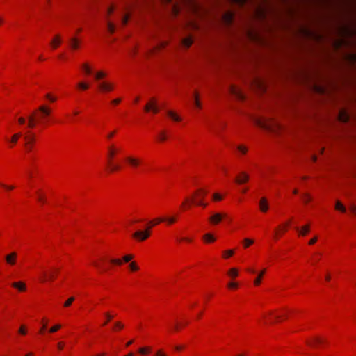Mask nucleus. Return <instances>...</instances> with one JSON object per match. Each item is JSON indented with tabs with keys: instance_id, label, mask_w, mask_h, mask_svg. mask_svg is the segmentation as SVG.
Listing matches in <instances>:
<instances>
[{
	"instance_id": "nucleus-1",
	"label": "nucleus",
	"mask_w": 356,
	"mask_h": 356,
	"mask_svg": "<svg viewBox=\"0 0 356 356\" xmlns=\"http://www.w3.org/2000/svg\"><path fill=\"white\" fill-rule=\"evenodd\" d=\"M165 220L163 218H159L154 219L153 221L149 222L151 225L148 227V229L145 231H137L133 234V237L137 238L138 241H145L149 236V229H151L152 226H154L161 222H164Z\"/></svg>"
},
{
	"instance_id": "nucleus-2",
	"label": "nucleus",
	"mask_w": 356,
	"mask_h": 356,
	"mask_svg": "<svg viewBox=\"0 0 356 356\" xmlns=\"http://www.w3.org/2000/svg\"><path fill=\"white\" fill-rule=\"evenodd\" d=\"M116 152H117V149L113 146H111V147H110L108 148V165L110 166L111 172H115V171L119 170L120 168V167L119 165H114L111 162V160L114 157V156L115 155Z\"/></svg>"
},
{
	"instance_id": "nucleus-3",
	"label": "nucleus",
	"mask_w": 356,
	"mask_h": 356,
	"mask_svg": "<svg viewBox=\"0 0 356 356\" xmlns=\"http://www.w3.org/2000/svg\"><path fill=\"white\" fill-rule=\"evenodd\" d=\"M125 161L129 166L134 169H137L142 163V161L139 158L134 156H127L125 158Z\"/></svg>"
},
{
	"instance_id": "nucleus-4",
	"label": "nucleus",
	"mask_w": 356,
	"mask_h": 356,
	"mask_svg": "<svg viewBox=\"0 0 356 356\" xmlns=\"http://www.w3.org/2000/svg\"><path fill=\"white\" fill-rule=\"evenodd\" d=\"M207 191L203 189H200L195 192V195L197 196V199L195 200V202L197 205L202 206L205 207L207 204L203 202V199L204 196L207 195Z\"/></svg>"
},
{
	"instance_id": "nucleus-5",
	"label": "nucleus",
	"mask_w": 356,
	"mask_h": 356,
	"mask_svg": "<svg viewBox=\"0 0 356 356\" xmlns=\"http://www.w3.org/2000/svg\"><path fill=\"white\" fill-rule=\"evenodd\" d=\"M26 143L24 144L26 149L28 152H30L33 149V143L35 141V137L33 135L26 134L24 137Z\"/></svg>"
},
{
	"instance_id": "nucleus-6",
	"label": "nucleus",
	"mask_w": 356,
	"mask_h": 356,
	"mask_svg": "<svg viewBox=\"0 0 356 356\" xmlns=\"http://www.w3.org/2000/svg\"><path fill=\"white\" fill-rule=\"evenodd\" d=\"M226 216L225 213H215L209 218V220L213 225H217Z\"/></svg>"
},
{
	"instance_id": "nucleus-7",
	"label": "nucleus",
	"mask_w": 356,
	"mask_h": 356,
	"mask_svg": "<svg viewBox=\"0 0 356 356\" xmlns=\"http://www.w3.org/2000/svg\"><path fill=\"white\" fill-rule=\"evenodd\" d=\"M146 112L152 111L154 113L159 112V108L156 105V102L154 99H152L151 102L147 104L144 108Z\"/></svg>"
},
{
	"instance_id": "nucleus-8",
	"label": "nucleus",
	"mask_w": 356,
	"mask_h": 356,
	"mask_svg": "<svg viewBox=\"0 0 356 356\" xmlns=\"http://www.w3.org/2000/svg\"><path fill=\"white\" fill-rule=\"evenodd\" d=\"M98 87L102 92H109L113 89V84L106 81L98 83Z\"/></svg>"
},
{
	"instance_id": "nucleus-9",
	"label": "nucleus",
	"mask_w": 356,
	"mask_h": 356,
	"mask_svg": "<svg viewBox=\"0 0 356 356\" xmlns=\"http://www.w3.org/2000/svg\"><path fill=\"white\" fill-rule=\"evenodd\" d=\"M38 111L41 112V115L40 116V121H42L45 117H47L51 113V110L46 106H41L39 107Z\"/></svg>"
},
{
	"instance_id": "nucleus-10",
	"label": "nucleus",
	"mask_w": 356,
	"mask_h": 356,
	"mask_svg": "<svg viewBox=\"0 0 356 356\" xmlns=\"http://www.w3.org/2000/svg\"><path fill=\"white\" fill-rule=\"evenodd\" d=\"M249 180V176L247 173L242 172L241 174L236 178V182L238 184H242L247 182Z\"/></svg>"
},
{
	"instance_id": "nucleus-11",
	"label": "nucleus",
	"mask_w": 356,
	"mask_h": 356,
	"mask_svg": "<svg viewBox=\"0 0 356 356\" xmlns=\"http://www.w3.org/2000/svg\"><path fill=\"white\" fill-rule=\"evenodd\" d=\"M17 253L13 252L5 257L6 261L10 265H15L16 263Z\"/></svg>"
},
{
	"instance_id": "nucleus-12",
	"label": "nucleus",
	"mask_w": 356,
	"mask_h": 356,
	"mask_svg": "<svg viewBox=\"0 0 356 356\" xmlns=\"http://www.w3.org/2000/svg\"><path fill=\"white\" fill-rule=\"evenodd\" d=\"M230 92L232 95H234L236 97L239 99L243 100L244 99V95L242 92L234 86H232L230 88Z\"/></svg>"
},
{
	"instance_id": "nucleus-13",
	"label": "nucleus",
	"mask_w": 356,
	"mask_h": 356,
	"mask_svg": "<svg viewBox=\"0 0 356 356\" xmlns=\"http://www.w3.org/2000/svg\"><path fill=\"white\" fill-rule=\"evenodd\" d=\"M259 207L261 211L266 212L268 209V205L267 200L265 197H262L259 201Z\"/></svg>"
},
{
	"instance_id": "nucleus-14",
	"label": "nucleus",
	"mask_w": 356,
	"mask_h": 356,
	"mask_svg": "<svg viewBox=\"0 0 356 356\" xmlns=\"http://www.w3.org/2000/svg\"><path fill=\"white\" fill-rule=\"evenodd\" d=\"M36 120L35 118V113L30 115L28 118V127L33 128L35 126Z\"/></svg>"
},
{
	"instance_id": "nucleus-15",
	"label": "nucleus",
	"mask_w": 356,
	"mask_h": 356,
	"mask_svg": "<svg viewBox=\"0 0 356 356\" xmlns=\"http://www.w3.org/2000/svg\"><path fill=\"white\" fill-rule=\"evenodd\" d=\"M256 123L258 126H259L260 127L263 128V129H267V130H271V127H270V125L265 122H263L262 120H257L256 121Z\"/></svg>"
},
{
	"instance_id": "nucleus-16",
	"label": "nucleus",
	"mask_w": 356,
	"mask_h": 356,
	"mask_svg": "<svg viewBox=\"0 0 356 356\" xmlns=\"http://www.w3.org/2000/svg\"><path fill=\"white\" fill-rule=\"evenodd\" d=\"M12 286L20 291H24L26 290V285L23 282H13Z\"/></svg>"
},
{
	"instance_id": "nucleus-17",
	"label": "nucleus",
	"mask_w": 356,
	"mask_h": 356,
	"mask_svg": "<svg viewBox=\"0 0 356 356\" xmlns=\"http://www.w3.org/2000/svg\"><path fill=\"white\" fill-rule=\"evenodd\" d=\"M193 39L191 38H186L181 40L183 46L186 48H188L193 44Z\"/></svg>"
},
{
	"instance_id": "nucleus-18",
	"label": "nucleus",
	"mask_w": 356,
	"mask_h": 356,
	"mask_svg": "<svg viewBox=\"0 0 356 356\" xmlns=\"http://www.w3.org/2000/svg\"><path fill=\"white\" fill-rule=\"evenodd\" d=\"M167 114L169 117H170L173 120L176 122L181 121V118L178 116L176 113H175L172 111H168Z\"/></svg>"
},
{
	"instance_id": "nucleus-19",
	"label": "nucleus",
	"mask_w": 356,
	"mask_h": 356,
	"mask_svg": "<svg viewBox=\"0 0 356 356\" xmlns=\"http://www.w3.org/2000/svg\"><path fill=\"white\" fill-rule=\"evenodd\" d=\"M77 87L81 90H86L90 88V84L88 83L81 81L78 83Z\"/></svg>"
},
{
	"instance_id": "nucleus-20",
	"label": "nucleus",
	"mask_w": 356,
	"mask_h": 356,
	"mask_svg": "<svg viewBox=\"0 0 356 356\" xmlns=\"http://www.w3.org/2000/svg\"><path fill=\"white\" fill-rule=\"evenodd\" d=\"M265 272H266V270H265V269H264L263 270H261V271L259 273V275L257 276V277L254 280V284H255V285H257V286H258V285H259V284H261V277H262V276L264 275Z\"/></svg>"
},
{
	"instance_id": "nucleus-21",
	"label": "nucleus",
	"mask_w": 356,
	"mask_h": 356,
	"mask_svg": "<svg viewBox=\"0 0 356 356\" xmlns=\"http://www.w3.org/2000/svg\"><path fill=\"white\" fill-rule=\"evenodd\" d=\"M227 275L229 277L234 278V277H237L238 275V270L235 268H232L229 270H228Z\"/></svg>"
},
{
	"instance_id": "nucleus-22",
	"label": "nucleus",
	"mask_w": 356,
	"mask_h": 356,
	"mask_svg": "<svg viewBox=\"0 0 356 356\" xmlns=\"http://www.w3.org/2000/svg\"><path fill=\"white\" fill-rule=\"evenodd\" d=\"M94 76H95V80L99 81L106 76V73L102 71H99V72H97Z\"/></svg>"
},
{
	"instance_id": "nucleus-23",
	"label": "nucleus",
	"mask_w": 356,
	"mask_h": 356,
	"mask_svg": "<svg viewBox=\"0 0 356 356\" xmlns=\"http://www.w3.org/2000/svg\"><path fill=\"white\" fill-rule=\"evenodd\" d=\"M60 42V37L58 35H56L55 37V38L52 40V42H51V44L52 45V47L56 49L57 48V47L59 45Z\"/></svg>"
},
{
	"instance_id": "nucleus-24",
	"label": "nucleus",
	"mask_w": 356,
	"mask_h": 356,
	"mask_svg": "<svg viewBox=\"0 0 356 356\" xmlns=\"http://www.w3.org/2000/svg\"><path fill=\"white\" fill-rule=\"evenodd\" d=\"M22 136V133L19 132V133H17V134H15L11 139H10V142L13 144H15L18 139Z\"/></svg>"
},
{
	"instance_id": "nucleus-25",
	"label": "nucleus",
	"mask_w": 356,
	"mask_h": 356,
	"mask_svg": "<svg viewBox=\"0 0 356 356\" xmlns=\"http://www.w3.org/2000/svg\"><path fill=\"white\" fill-rule=\"evenodd\" d=\"M82 68L86 74H90L92 73V69L88 63H83Z\"/></svg>"
},
{
	"instance_id": "nucleus-26",
	"label": "nucleus",
	"mask_w": 356,
	"mask_h": 356,
	"mask_svg": "<svg viewBox=\"0 0 356 356\" xmlns=\"http://www.w3.org/2000/svg\"><path fill=\"white\" fill-rule=\"evenodd\" d=\"M323 342V340L320 338H315L313 339L312 341H310L308 343V344L311 346H315L318 343H321Z\"/></svg>"
},
{
	"instance_id": "nucleus-27",
	"label": "nucleus",
	"mask_w": 356,
	"mask_h": 356,
	"mask_svg": "<svg viewBox=\"0 0 356 356\" xmlns=\"http://www.w3.org/2000/svg\"><path fill=\"white\" fill-rule=\"evenodd\" d=\"M335 208L342 212H346V211L345 207L339 201L336 202Z\"/></svg>"
},
{
	"instance_id": "nucleus-28",
	"label": "nucleus",
	"mask_w": 356,
	"mask_h": 356,
	"mask_svg": "<svg viewBox=\"0 0 356 356\" xmlns=\"http://www.w3.org/2000/svg\"><path fill=\"white\" fill-rule=\"evenodd\" d=\"M203 238L207 242H213L216 240L211 234H206Z\"/></svg>"
},
{
	"instance_id": "nucleus-29",
	"label": "nucleus",
	"mask_w": 356,
	"mask_h": 356,
	"mask_svg": "<svg viewBox=\"0 0 356 356\" xmlns=\"http://www.w3.org/2000/svg\"><path fill=\"white\" fill-rule=\"evenodd\" d=\"M138 352L142 355H146L148 354L150 352V348L149 347H143L138 350Z\"/></svg>"
},
{
	"instance_id": "nucleus-30",
	"label": "nucleus",
	"mask_w": 356,
	"mask_h": 356,
	"mask_svg": "<svg viewBox=\"0 0 356 356\" xmlns=\"http://www.w3.org/2000/svg\"><path fill=\"white\" fill-rule=\"evenodd\" d=\"M54 278V275L53 273H51L49 276H47L46 273H43V278L42 280V282H45L48 280H53Z\"/></svg>"
},
{
	"instance_id": "nucleus-31",
	"label": "nucleus",
	"mask_w": 356,
	"mask_h": 356,
	"mask_svg": "<svg viewBox=\"0 0 356 356\" xmlns=\"http://www.w3.org/2000/svg\"><path fill=\"white\" fill-rule=\"evenodd\" d=\"M70 41H71L70 45H71L72 48L76 49L79 47L78 41L76 38H72Z\"/></svg>"
},
{
	"instance_id": "nucleus-32",
	"label": "nucleus",
	"mask_w": 356,
	"mask_h": 356,
	"mask_svg": "<svg viewBox=\"0 0 356 356\" xmlns=\"http://www.w3.org/2000/svg\"><path fill=\"white\" fill-rule=\"evenodd\" d=\"M222 198L223 197L219 193H216L213 194V200L214 201H220L222 200Z\"/></svg>"
},
{
	"instance_id": "nucleus-33",
	"label": "nucleus",
	"mask_w": 356,
	"mask_h": 356,
	"mask_svg": "<svg viewBox=\"0 0 356 356\" xmlns=\"http://www.w3.org/2000/svg\"><path fill=\"white\" fill-rule=\"evenodd\" d=\"M159 139L160 141H165L167 139V136L165 131H161L159 134Z\"/></svg>"
},
{
	"instance_id": "nucleus-34",
	"label": "nucleus",
	"mask_w": 356,
	"mask_h": 356,
	"mask_svg": "<svg viewBox=\"0 0 356 356\" xmlns=\"http://www.w3.org/2000/svg\"><path fill=\"white\" fill-rule=\"evenodd\" d=\"M309 231V225H305L302 227V230L300 232V234L305 236Z\"/></svg>"
},
{
	"instance_id": "nucleus-35",
	"label": "nucleus",
	"mask_w": 356,
	"mask_h": 356,
	"mask_svg": "<svg viewBox=\"0 0 356 356\" xmlns=\"http://www.w3.org/2000/svg\"><path fill=\"white\" fill-rule=\"evenodd\" d=\"M74 300V297H70V298H68L64 303V306L65 307H69L72 305V303L73 302V301Z\"/></svg>"
},
{
	"instance_id": "nucleus-36",
	"label": "nucleus",
	"mask_w": 356,
	"mask_h": 356,
	"mask_svg": "<svg viewBox=\"0 0 356 356\" xmlns=\"http://www.w3.org/2000/svg\"><path fill=\"white\" fill-rule=\"evenodd\" d=\"M234 254V250H228L224 252V257L225 258H228L229 257H232Z\"/></svg>"
},
{
	"instance_id": "nucleus-37",
	"label": "nucleus",
	"mask_w": 356,
	"mask_h": 356,
	"mask_svg": "<svg viewBox=\"0 0 356 356\" xmlns=\"http://www.w3.org/2000/svg\"><path fill=\"white\" fill-rule=\"evenodd\" d=\"M60 327H61V325L60 324H57L50 328L49 332H51V333L55 332L58 331Z\"/></svg>"
},
{
	"instance_id": "nucleus-38",
	"label": "nucleus",
	"mask_w": 356,
	"mask_h": 356,
	"mask_svg": "<svg viewBox=\"0 0 356 356\" xmlns=\"http://www.w3.org/2000/svg\"><path fill=\"white\" fill-rule=\"evenodd\" d=\"M105 315L106 316L107 320L104 323L103 325H106L113 318V316L108 312H106Z\"/></svg>"
},
{
	"instance_id": "nucleus-39",
	"label": "nucleus",
	"mask_w": 356,
	"mask_h": 356,
	"mask_svg": "<svg viewBox=\"0 0 356 356\" xmlns=\"http://www.w3.org/2000/svg\"><path fill=\"white\" fill-rule=\"evenodd\" d=\"M254 243V241L252 240V239H249V238H245L244 239V246L245 248L248 247L249 245L253 244Z\"/></svg>"
},
{
	"instance_id": "nucleus-40",
	"label": "nucleus",
	"mask_w": 356,
	"mask_h": 356,
	"mask_svg": "<svg viewBox=\"0 0 356 356\" xmlns=\"http://www.w3.org/2000/svg\"><path fill=\"white\" fill-rule=\"evenodd\" d=\"M340 119L341 121L346 122L348 120V116L344 112H341V115H340Z\"/></svg>"
},
{
	"instance_id": "nucleus-41",
	"label": "nucleus",
	"mask_w": 356,
	"mask_h": 356,
	"mask_svg": "<svg viewBox=\"0 0 356 356\" xmlns=\"http://www.w3.org/2000/svg\"><path fill=\"white\" fill-rule=\"evenodd\" d=\"M108 30L111 33H114L115 31V26L111 22H108L107 24Z\"/></svg>"
},
{
	"instance_id": "nucleus-42",
	"label": "nucleus",
	"mask_w": 356,
	"mask_h": 356,
	"mask_svg": "<svg viewBox=\"0 0 356 356\" xmlns=\"http://www.w3.org/2000/svg\"><path fill=\"white\" fill-rule=\"evenodd\" d=\"M165 219V221H167L168 224L172 225L176 222V218L175 217L170 218H164Z\"/></svg>"
},
{
	"instance_id": "nucleus-43",
	"label": "nucleus",
	"mask_w": 356,
	"mask_h": 356,
	"mask_svg": "<svg viewBox=\"0 0 356 356\" xmlns=\"http://www.w3.org/2000/svg\"><path fill=\"white\" fill-rule=\"evenodd\" d=\"M194 98H195V104L196 106L198 107V108H200L201 105H200V101L198 100V95H197V93L195 92L194 94Z\"/></svg>"
},
{
	"instance_id": "nucleus-44",
	"label": "nucleus",
	"mask_w": 356,
	"mask_h": 356,
	"mask_svg": "<svg viewBox=\"0 0 356 356\" xmlns=\"http://www.w3.org/2000/svg\"><path fill=\"white\" fill-rule=\"evenodd\" d=\"M130 268L133 271H136L138 270V267L137 266L135 262H131L129 265Z\"/></svg>"
},
{
	"instance_id": "nucleus-45",
	"label": "nucleus",
	"mask_w": 356,
	"mask_h": 356,
	"mask_svg": "<svg viewBox=\"0 0 356 356\" xmlns=\"http://www.w3.org/2000/svg\"><path fill=\"white\" fill-rule=\"evenodd\" d=\"M111 262L116 265H122V261L119 259H113L111 260Z\"/></svg>"
},
{
	"instance_id": "nucleus-46",
	"label": "nucleus",
	"mask_w": 356,
	"mask_h": 356,
	"mask_svg": "<svg viewBox=\"0 0 356 356\" xmlns=\"http://www.w3.org/2000/svg\"><path fill=\"white\" fill-rule=\"evenodd\" d=\"M19 333L22 334V335H25L26 334V327L24 325H22L19 330Z\"/></svg>"
},
{
	"instance_id": "nucleus-47",
	"label": "nucleus",
	"mask_w": 356,
	"mask_h": 356,
	"mask_svg": "<svg viewBox=\"0 0 356 356\" xmlns=\"http://www.w3.org/2000/svg\"><path fill=\"white\" fill-rule=\"evenodd\" d=\"M133 258V256L131 255V254H128V255H125L124 257H123V260L124 262H129Z\"/></svg>"
},
{
	"instance_id": "nucleus-48",
	"label": "nucleus",
	"mask_w": 356,
	"mask_h": 356,
	"mask_svg": "<svg viewBox=\"0 0 356 356\" xmlns=\"http://www.w3.org/2000/svg\"><path fill=\"white\" fill-rule=\"evenodd\" d=\"M114 327L118 329H122L123 328V324L121 322H115L114 324Z\"/></svg>"
},
{
	"instance_id": "nucleus-49",
	"label": "nucleus",
	"mask_w": 356,
	"mask_h": 356,
	"mask_svg": "<svg viewBox=\"0 0 356 356\" xmlns=\"http://www.w3.org/2000/svg\"><path fill=\"white\" fill-rule=\"evenodd\" d=\"M227 286L230 289H236L238 287V284L236 282H229L228 283Z\"/></svg>"
},
{
	"instance_id": "nucleus-50",
	"label": "nucleus",
	"mask_w": 356,
	"mask_h": 356,
	"mask_svg": "<svg viewBox=\"0 0 356 356\" xmlns=\"http://www.w3.org/2000/svg\"><path fill=\"white\" fill-rule=\"evenodd\" d=\"M303 200L305 201V202H308L311 200V197L308 194H305L303 196Z\"/></svg>"
},
{
	"instance_id": "nucleus-51",
	"label": "nucleus",
	"mask_w": 356,
	"mask_h": 356,
	"mask_svg": "<svg viewBox=\"0 0 356 356\" xmlns=\"http://www.w3.org/2000/svg\"><path fill=\"white\" fill-rule=\"evenodd\" d=\"M238 149L243 154H245L246 152V148L242 145L238 146Z\"/></svg>"
},
{
	"instance_id": "nucleus-52",
	"label": "nucleus",
	"mask_w": 356,
	"mask_h": 356,
	"mask_svg": "<svg viewBox=\"0 0 356 356\" xmlns=\"http://www.w3.org/2000/svg\"><path fill=\"white\" fill-rule=\"evenodd\" d=\"M46 97L51 102H55L56 99L55 97H51L50 94H47Z\"/></svg>"
},
{
	"instance_id": "nucleus-53",
	"label": "nucleus",
	"mask_w": 356,
	"mask_h": 356,
	"mask_svg": "<svg viewBox=\"0 0 356 356\" xmlns=\"http://www.w3.org/2000/svg\"><path fill=\"white\" fill-rule=\"evenodd\" d=\"M121 102V99L120 98H117V99H113L111 103L114 105H116V104H118L119 103H120Z\"/></svg>"
},
{
	"instance_id": "nucleus-54",
	"label": "nucleus",
	"mask_w": 356,
	"mask_h": 356,
	"mask_svg": "<svg viewBox=\"0 0 356 356\" xmlns=\"http://www.w3.org/2000/svg\"><path fill=\"white\" fill-rule=\"evenodd\" d=\"M26 120H25V118L21 117L18 119V122L20 124H24L25 123Z\"/></svg>"
},
{
	"instance_id": "nucleus-55",
	"label": "nucleus",
	"mask_w": 356,
	"mask_h": 356,
	"mask_svg": "<svg viewBox=\"0 0 356 356\" xmlns=\"http://www.w3.org/2000/svg\"><path fill=\"white\" fill-rule=\"evenodd\" d=\"M317 241V237H314L309 241V245H313Z\"/></svg>"
},
{
	"instance_id": "nucleus-56",
	"label": "nucleus",
	"mask_w": 356,
	"mask_h": 356,
	"mask_svg": "<svg viewBox=\"0 0 356 356\" xmlns=\"http://www.w3.org/2000/svg\"><path fill=\"white\" fill-rule=\"evenodd\" d=\"M38 200L40 202H44V197H42L40 193L39 192H38Z\"/></svg>"
},
{
	"instance_id": "nucleus-57",
	"label": "nucleus",
	"mask_w": 356,
	"mask_h": 356,
	"mask_svg": "<svg viewBox=\"0 0 356 356\" xmlns=\"http://www.w3.org/2000/svg\"><path fill=\"white\" fill-rule=\"evenodd\" d=\"M64 347V343L63 342H59L58 343V348L59 350H62Z\"/></svg>"
},
{
	"instance_id": "nucleus-58",
	"label": "nucleus",
	"mask_w": 356,
	"mask_h": 356,
	"mask_svg": "<svg viewBox=\"0 0 356 356\" xmlns=\"http://www.w3.org/2000/svg\"><path fill=\"white\" fill-rule=\"evenodd\" d=\"M2 186H3L5 188L9 189V190H12L14 188L13 186H6V185L2 184Z\"/></svg>"
},
{
	"instance_id": "nucleus-59",
	"label": "nucleus",
	"mask_w": 356,
	"mask_h": 356,
	"mask_svg": "<svg viewBox=\"0 0 356 356\" xmlns=\"http://www.w3.org/2000/svg\"><path fill=\"white\" fill-rule=\"evenodd\" d=\"M46 328H47V323H44L40 332L42 333L43 330H44Z\"/></svg>"
},
{
	"instance_id": "nucleus-60",
	"label": "nucleus",
	"mask_w": 356,
	"mask_h": 356,
	"mask_svg": "<svg viewBox=\"0 0 356 356\" xmlns=\"http://www.w3.org/2000/svg\"><path fill=\"white\" fill-rule=\"evenodd\" d=\"M129 18L127 16H124L122 19V23L123 24H126L127 21H128Z\"/></svg>"
},
{
	"instance_id": "nucleus-61",
	"label": "nucleus",
	"mask_w": 356,
	"mask_h": 356,
	"mask_svg": "<svg viewBox=\"0 0 356 356\" xmlns=\"http://www.w3.org/2000/svg\"><path fill=\"white\" fill-rule=\"evenodd\" d=\"M115 131L111 132L110 134H108L107 138L109 139L111 138L115 135Z\"/></svg>"
},
{
	"instance_id": "nucleus-62",
	"label": "nucleus",
	"mask_w": 356,
	"mask_h": 356,
	"mask_svg": "<svg viewBox=\"0 0 356 356\" xmlns=\"http://www.w3.org/2000/svg\"><path fill=\"white\" fill-rule=\"evenodd\" d=\"M156 356H165V355L164 353H163L161 352V350H159L157 353H156Z\"/></svg>"
},
{
	"instance_id": "nucleus-63",
	"label": "nucleus",
	"mask_w": 356,
	"mask_h": 356,
	"mask_svg": "<svg viewBox=\"0 0 356 356\" xmlns=\"http://www.w3.org/2000/svg\"><path fill=\"white\" fill-rule=\"evenodd\" d=\"M226 17L227 18V22H231V21H232V16H231V15H227L226 16Z\"/></svg>"
},
{
	"instance_id": "nucleus-64",
	"label": "nucleus",
	"mask_w": 356,
	"mask_h": 356,
	"mask_svg": "<svg viewBox=\"0 0 356 356\" xmlns=\"http://www.w3.org/2000/svg\"><path fill=\"white\" fill-rule=\"evenodd\" d=\"M25 356H33V353H29Z\"/></svg>"
}]
</instances>
